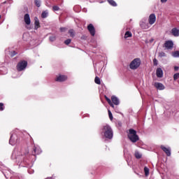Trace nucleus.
<instances>
[{"label": "nucleus", "instance_id": "1", "mask_svg": "<svg viewBox=\"0 0 179 179\" xmlns=\"http://www.w3.org/2000/svg\"><path fill=\"white\" fill-rule=\"evenodd\" d=\"M28 154L29 150H26L25 152H23V150L22 148H17L13 150L11 159H13V160H16L15 162L19 164V163H22V162L24 160V156Z\"/></svg>", "mask_w": 179, "mask_h": 179}, {"label": "nucleus", "instance_id": "2", "mask_svg": "<svg viewBox=\"0 0 179 179\" xmlns=\"http://www.w3.org/2000/svg\"><path fill=\"white\" fill-rule=\"evenodd\" d=\"M101 135L106 139H113V129L108 124H105L101 131Z\"/></svg>", "mask_w": 179, "mask_h": 179}, {"label": "nucleus", "instance_id": "3", "mask_svg": "<svg viewBox=\"0 0 179 179\" xmlns=\"http://www.w3.org/2000/svg\"><path fill=\"white\" fill-rule=\"evenodd\" d=\"M127 136L129 141H131V142H132L133 143H136V142H138V141H139V136L136 134V131H135V129H129Z\"/></svg>", "mask_w": 179, "mask_h": 179}, {"label": "nucleus", "instance_id": "4", "mask_svg": "<svg viewBox=\"0 0 179 179\" xmlns=\"http://www.w3.org/2000/svg\"><path fill=\"white\" fill-rule=\"evenodd\" d=\"M141 61L140 58H135L134 59L130 64H129V68L130 69H132V71H136L138 68L141 66Z\"/></svg>", "mask_w": 179, "mask_h": 179}, {"label": "nucleus", "instance_id": "5", "mask_svg": "<svg viewBox=\"0 0 179 179\" xmlns=\"http://www.w3.org/2000/svg\"><path fill=\"white\" fill-rule=\"evenodd\" d=\"M27 66V62L26 61H21L17 65V70L18 72H21V71H24L26 67Z\"/></svg>", "mask_w": 179, "mask_h": 179}, {"label": "nucleus", "instance_id": "6", "mask_svg": "<svg viewBox=\"0 0 179 179\" xmlns=\"http://www.w3.org/2000/svg\"><path fill=\"white\" fill-rule=\"evenodd\" d=\"M17 142H19V140L17 139V134H16V133H13L9 141L10 145L13 146L14 145H16Z\"/></svg>", "mask_w": 179, "mask_h": 179}, {"label": "nucleus", "instance_id": "7", "mask_svg": "<svg viewBox=\"0 0 179 179\" xmlns=\"http://www.w3.org/2000/svg\"><path fill=\"white\" fill-rule=\"evenodd\" d=\"M161 149L166 153V156H171V148L170 147L166 148L164 145H161Z\"/></svg>", "mask_w": 179, "mask_h": 179}, {"label": "nucleus", "instance_id": "8", "mask_svg": "<svg viewBox=\"0 0 179 179\" xmlns=\"http://www.w3.org/2000/svg\"><path fill=\"white\" fill-rule=\"evenodd\" d=\"M156 22V15L150 14L148 18V23L152 26V24H155Z\"/></svg>", "mask_w": 179, "mask_h": 179}, {"label": "nucleus", "instance_id": "9", "mask_svg": "<svg viewBox=\"0 0 179 179\" xmlns=\"http://www.w3.org/2000/svg\"><path fill=\"white\" fill-rule=\"evenodd\" d=\"M88 31H90L91 36H94V34H96V29H94V27L92 24H90L87 26Z\"/></svg>", "mask_w": 179, "mask_h": 179}, {"label": "nucleus", "instance_id": "10", "mask_svg": "<svg viewBox=\"0 0 179 179\" xmlns=\"http://www.w3.org/2000/svg\"><path fill=\"white\" fill-rule=\"evenodd\" d=\"M154 86L157 90H164L166 89V87L162 83H155Z\"/></svg>", "mask_w": 179, "mask_h": 179}, {"label": "nucleus", "instance_id": "11", "mask_svg": "<svg viewBox=\"0 0 179 179\" xmlns=\"http://www.w3.org/2000/svg\"><path fill=\"white\" fill-rule=\"evenodd\" d=\"M173 45H174V43H173L172 41H166L164 43V47H166L167 50H171Z\"/></svg>", "mask_w": 179, "mask_h": 179}, {"label": "nucleus", "instance_id": "12", "mask_svg": "<svg viewBox=\"0 0 179 179\" xmlns=\"http://www.w3.org/2000/svg\"><path fill=\"white\" fill-rule=\"evenodd\" d=\"M66 79H68V77H66V76L59 75L56 78L55 80L56 82H65Z\"/></svg>", "mask_w": 179, "mask_h": 179}, {"label": "nucleus", "instance_id": "13", "mask_svg": "<svg viewBox=\"0 0 179 179\" xmlns=\"http://www.w3.org/2000/svg\"><path fill=\"white\" fill-rule=\"evenodd\" d=\"M24 22L29 26V24L31 23V20H30V15H29L28 13L25 14L24 16Z\"/></svg>", "mask_w": 179, "mask_h": 179}, {"label": "nucleus", "instance_id": "14", "mask_svg": "<svg viewBox=\"0 0 179 179\" xmlns=\"http://www.w3.org/2000/svg\"><path fill=\"white\" fill-rule=\"evenodd\" d=\"M41 148H40V147L38 146H34V152H32L33 155H40V153H41Z\"/></svg>", "mask_w": 179, "mask_h": 179}, {"label": "nucleus", "instance_id": "15", "mask_svg": "<svg viewBox=\"0 0 179 179\" xmlns=\"http://www.w3.org/2000/svg\"><path fill=\"white\" fill-rule=\"evenodd\" d=\"M171 34L174 36V37H179V29L177 28L172 29Z\"/></svg>", "mask_w": 179, "mask_h": 179}, {"label": "nucleus", "instance_id": "16", "mask_svg": "<svg viewBox=\"0 0 179 179\" xmlns=\"http://www.w3.org/2000/svg\"><path fill=\"white\" fill-rule=\"evenodd\" d=\"M112 103L115 104V106H118L120 104V99L117 98L115 96H113L111 97Z\"/></svg>", "mask_w": 179, "mask_h": 179}, {"label": "nucleus", "instance_id": "17", "mask_svg": "<svg viewBox=\"0 0 179 179\" xmlns=\"http://www.w3.org/2000/svg\"><path fill=\"white\" fill-rule=\"evenodd\" d=\"M156 75L158 78H163V70L162 68L157 69Z\"/></svg>", "mask_w": 179, "mask_h": 179}, {"label": "nucleus", "instance_id": "18", "mask_svg": "<svg viewBox=\"0 0 179 179\" xmlns=\"http://www.w3.org/2000/svg\"><path fill=\"white\" fill-rule=\"evenodd\" d=\"M34 20H35V22H34V29L35 30H37V29H38L40 27V22L38 21V18L37 17H34Z\"/></svg>", "mask_w": 179, "mask_h": 179}, {"label": "nucleus", "instance_id": "19", "mask_svg": "<svg viewBox=\"0 0 179 179\" xmlns=\"http://www.w3.org/2000/svg\"><path fill=\"white\" fill-rule=\"evenodd\" d=\"M140 26L142 29H143L144 30H146L149 28V25H148V24H146L145 22H143L140 24Z\"/></svg>", "mask_w": 179, "mask_h": 179}, {"label": "nucleus", "instance_id": "20", "mask_svg": "<svg viewBox=\"0 0 179 179\" xmlns=\"http://www.w3.org/2000/svg\"><path fill=\"white\" fill-rule=\"evenodd\" d=\"M105 99L108 104L110 106V107H113V108H114V103H113L111 99H110V98L107 97L106 96H105Z\"/></svg>", "mask_w": 179, "mask_h": 179}, {"label": "nucleus", "instance_id": "21", "mask_svg": "<svg viewBox=\"0 0 179 179\" xmlns=\"http://www.w3.org/2000/svg\"><path fill=\"white\" fill-rule=\"evenodd\" d=\"M128 37H132V33L129 31H126L124 34V38H128Z\"/></svg>", "mask_w": 179, "mask_h": 179}, {"label": "nucleus", "instance_id": "22", "mask_svg": "<svg viewBox=\"0 0 179 179\" xmlns=\"http://www.w3.org/2000/svg\"><path fill=\"white\" fill-rule=\"evenodd\" d=\"M108 3L111 5V6H117V3L114 0H107Z\"/></svg>", "mask_w": 179, "mask_h": 179}, {"label": "nucleus", "instance_id": "23", "mask_svg": "<svg viewBox=\"0 0 179 179\" xmlns=\"http://www.w3.org/2000/svg\"><path fill=\"white\" fill-rule=\"evenodd\" d=\"M48 16V11L45 10L43 11L41 14V17H43V19H45V17H47Z\"/></svg>", "mask_w": 179, "mask_h": 179}, {"label": "nucleus", "instance_id": "24", "mask_svg": "<svg viewBox=\"0 0 179 179\" xmlns=\"http://www.w3.org/2000/svg\"><path fill=\"white\" fill-rule=\"evenodd\" d=\"M94 82L96 85H101V80H100V78L98 76L95 77Z\"/></svg>", "mask_w": 179, "mask_h": 179}, {"label": "nucleus", "instance_id": "25", "mask_svg": "<svg viewBox=\"0 0 179 179\" xmlns=\"http://www.w3.org/2000/svg\"><path fill=\"white\" fill-rule=\"evenodd\" d=\"M35 5L37 6V8H40L41 6V1L40 0H34Z\"/></svg>", "mask_w": 179, "mask_h": 179}, {"label": "nucleus", "instance_id": "26", "mask_svg": "<svg viewBox=\"0 0 179 179\" xmlns=\"http://www.w3.org/2000/svg\"><path fill=\"white\" fill-rule=\"evenodd\" d=\"M173 57H174V58H179V51L176 50L175 51L173 54H172Z\"/></svg>", "mask_w": 179, "mask_h": 179}, {"label": "nucleus", "instance_id": "27", "mask_svg": "<svg viewBox=\"0 0 179 179\" xmlns=\"http://www.w3.org/2000/svg\"><path fill=\"white\" fill-rule=\"evenodd\" d=\"M144 173L145 174V176L148 177L149 176V168L148 167H144Z\"/></svg>", "mask_w": 179, "mask_h": 179}, {"label": "nucleus", "instance_id": "28", "mask_svg": "<svg viewBox=\"0 0 179 179\" xmlns=\"http://www.w3.org/2000/svg\"><path fill=\"white\" fill-rule=\"evenodd\" d=\"M69 34H70L71 37H75V31L73 29H70L69 31Z\"/></svg>", "mask_w": 179, "mask_h": 179}, {"label": "nucleus", "instance_id": "29", "mask_svg": "<svg viewBox=\"0 0 179 179\" xmlns=\"http://www.w3.org/2000/svg\"><path fill=\"white\" fill-rule=\"evenodd\" d=\"M135 156H136V159H141V157H142V155H141V154L139 153V152H135Z\"/></svg>", "mask_w": 179, "mask_h": 179}, {"label": "nucleus", "instance_id": "30", "mask_svg": "<svg viewBox=\"0 0 179 179\" xmlns=\"http://www.w3.org/2000/svg\"><path fill=\"white\" fill-rule=\"evenodd\" d=\"M50 41H55L57 40V37L55 36H52L49 37Z\"/></svg>", "mask_w": 179, "mask_h": 179}, {"label": "nucleus", "instance_id": "31", "mask_svg": "<svg viewBox=\"0 0 179 179\" xmlns=\"http://www.w3.org/2000/svg\"><path fill=\"white\" fill-rule=\"evenodd\" d=\"M177 79H179V73H176L173 75V80H177Z\"/></svg>", "mask_w": 179, "mask_h": 179}, {"label": "nucleus", "instance_id": "32", "mask_svg": "<svg viewBox=\"0 0 179 179\" xmlns=\"http://www.w3.org/2000/svg\"><path fill=\"white\" fill-rule=\"evenodd\" d=\"M71 41H72L69 38L64 41V44H66V45H69V44H71Z\"/></svg>", "mask_w": 179, "mask_h": 179}, {"label": "nucleus", "instance_id": "33", "mask_svg": "<svg viewBox=\"0 0 179 179\" xmlns=\"http://www.w3.org/2000/svg\"><path fill=\"white\" fill-rule=\"evenodd\" d=\"M153 64L155 66H157V65L159 64V62L156 59V58L153 59Z\"/></svg>", "mask_w": 179, "mask_h": 179}, {"label": "nucleus", "instance_id": "34", "mask_svg": "<svg viewBox=\"0 0 179 179\" xmlns=\"http://www.w3.org/2000/svg\"><path fill=\"white\" fill-rule=\"evenodd\" d=\"M159 57L163 58V57H166V53H164V52H161L159 53Z\"/></svg>", "mask_w": 179, "mask_h": 179}, {"label": "nucleus", "instance_id": "35", "mask_svg": "<svg viewBox=\"0 0 179 179\" xmlns=\"http://www.w3.org/2000/svg\"><path fill=\"white\" fill-rule=\"evenodd\" d=\"M108 113L110 120L113 121V113H111V110H108Z\"/></svg>", "mask_w": 179, "mask_h": 179}, {"label": "nucleus", "instance_id": "36", "mask_svg": "<svg viewBox=\"0 0 179 179\" xmlns=\"http://www.w3.org/2000/svg\"><path fill=\"white\" fill-rule=\"evenodd\" d=\"M9 55H10V57H15V55H16V52L11 51L9 52Z\"/></svg>", "mask_w": 179, "mask_h": 179}, {"label": "nucleus", "instance_id": "37", "mask_svg": "<svg viewBox=\"0 0 179 179\" xmlns=\"http://www.w3.org/2000/svg\"><path fill=\"white\" fill-rule=\"evenodd\" d=\"M52 9L55 11L59 10V7H58L57 6H54Z\"/></svg>", "mask_w": 179, "mask_h": 179}, {"label": "nucleus", "instance_id": "38", "mask_svg": "<svg viewBox=\"0 0 179 179\" xmlns=\"http://www.w3.org/2000/svg\"><path fill=\"white\" fill-rule=\"evenodd\" d=\"M0 111H3V103H0Z\"/></svg>", "mask_w": 179, "mask_h": 179}, {"label": "nucleus", "instance_id": "39", "mask_svg": "<svg viewBox=\"0 0 179 179\" xmlns=\"http://www.w3.org/2000/svg\"><path fill=\"white\" fill-rule=\"evenodd\" d=\"M65 30H66V28H65V27L60 28V31H64Z\"/></svg>", "mask_w": 179, "mask_h": 179}, {"label": "nucleus", "instance_id": "40", "mask_svg": "<svg viewBox=\"0 0 179 179\" xmlns=\"http://www.w3.org/2000/svg\"><path fill=\"white\" fill-rule=\"evenodd\" d=\"M178 69H179V67H178V66H174V70H175L176 71H178Z\"/></svg>", "mask_w": 179, "mask_h": 179}, {"label": "nucleus", "instance_id": "41", "mask_svg": "<svg viewBox=\"0 0 179 179\" xmlns=\"http://www.w3.org/2000/svg\"><path fill=\"white\" fill-rule=\"evenodd\" d=\"M3 173L4 174L6 178L9 179V178L6 176V172L3 171Z\"/></svg>", "mask_w": 179, "mask_h": 179}, {"label": "nucleus", "instance_id": "42", "mask_svg": "<svg viewBox=\"0 0 179 179\" xmlns=\"http://www.w3.org/2000/svg\"><path fill=\"white\" fill-rule=\"evenodd\" d=\"M166 1L167 0H161L162 3H166Z\"/></svg>", "mask_w": 179, "mask_h": 179}, {"label": "nucleus", "instance_id": "43", "mask_svg": "<svg viewBox=\"0 0 179 179\" xmlns=\"http://www.w3.org/2000/svg\"><path fill=\"white\" fill-rule=\"evenodd\" d=\"M150 43H153V41H154V39L153 38H151V39H150Z\"/></svg>", "mask_w": 179, "mask_h": 179}, {"label": "nucleus", "instance_id": "44", "mask_svg": "<svg viewBox=\"0 0 179 179\" xmlns=\"http://www.w3.org/2000/svg\"><path fill=\"white\" fill-rule=\"evenodd\" d=\"M83 12H87V9L84 8V9H83Z\"/></svg>", "mask_w": 179, "mask_h": 179}, {"label": "nucleus", "instance_id": "45", "mask_svg": "<svg viewBox=\"0 0 179 179\" xmlns=\"http://www.w3.org/2000/svg\"><path fill=\"white\" fill-rule=\"evenodd\" d=\"M100 3H103V1H101Z\"/></svg>", "mask_w": 179, "mask_h": 179}, {"label": "nucleus", "instance_id": "46", "mask_svg": "<svg viewBox=\"0 0 179 179\" xmlns=\"http://www.w3.org/2000/svg\"><path fill=\"white\" fill-rule=\"evenodd\" d=\"M3 3H6V1H4Z\"/></svg>", "mask_w": 179, "mask_h": 179}, {"label": "nucleus", "instance_id": "47", "mask_svg": "<svg viewBox=\"0 0 179 179\" xmlns=\"http://www.w3.org/2000/svg\"><path fill=\"white\" fill-rule=\"evenodd\" d=\"M0 19H1V15H0Z\"/></svg>", "mask_w": 179, "mask_h": 179}]
</instances>
